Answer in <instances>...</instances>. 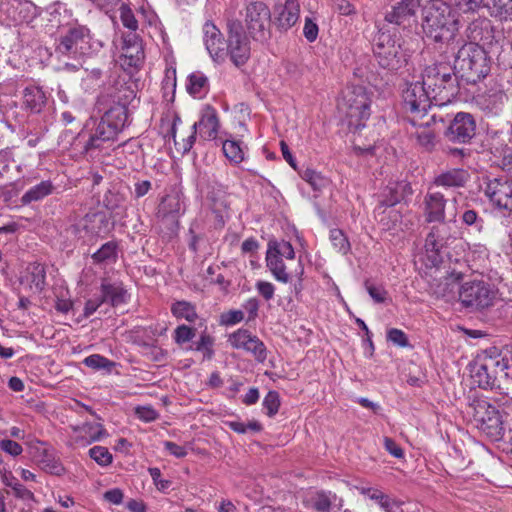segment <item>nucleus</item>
<instances>
[{"mask_svg":"<svg viewBox=\"0 0 512 512\" xmlns=\"http://www.w3.org/2000/svg\"><path fill=\"white\" fill-rule=\"evenodd\" d=\"M199 131L200 138L205 141L216 140L220 129L218 113L211 105H205L200 112V119L192 125Z\"/></svg>","mask_w":512,"mask_h":512,"instance_id":"a211bd4d","label":"nucleus"},{"mask_svg":"<svg viewBox=\"0 0 512 512\" xmlns=\"http://www.w3.org/2000/svg\"><path fill=\"white\" fill-rule=\"evenodd\" d=\"M424 214L427 222H443L446 199L440 192L427 193L424 197Z\"/></svg>","mask_w":512,"mask_h":512,"instance_id":"4be33fe9","label":"nucleus"},{"mask_svg":"<svg viewBox=\"0 0 512 512\" xmlns=\"http://www.w3.org/2000/svg\"><path fill=\"white\" fill-rule=\"evenodd\" d=\"M493 366H496L493 363V359L484 356H479L471 365V377L478 387L492 389L496 386L497 378L495 371H491Z\"/></svg>","mask_w":512,"mask_h":512,"instance_id":"aec40b11","label":"nucleus"},{"mask_svg":"<svg viewBox=\"0 0 512 512\" xmlns=\"http://www.w3.org/2000/svg\"><path fill=\"white\" fill-rule=\"evenodd\" d=\"M471 406L477 427L491 440H503L506 436L505 419L499 410L484 399L474 401Z\"/></svg>","mask_w":512,"mask_h":512,"instance_id":"6e6552de","label":"nucleus"},{"mask_svg":"<svg viewBox=\"0 0 512 512\" xmlns=\"http://www.w3.org/2000/svg\"><path fill=\"white\" fill-rule=\"evenodd\" d=\"M0 449L12 457H17L23 452L22 446L11 439L0 440Z\"/></svg>","mask_w":512,"mask_h":512,"instance_id":"052dcab7","label":"nucleus"},{"mask_svg":"<svg viewBox=\"0 0 512 512\" xmlns=\"http://www.w3.org/2000/svg\"><path fill=\"white\" fill-rule=\"evenodd\" d=\"M172 314L178 319H185L188 322H194L197 318L195 307L187 301H178L171 307Z\"/></svg>","mask_w":512,"mask_h":512,"instance_id":"58836bf2","label":"nucleus"},{"mask_svg":"<svg viewBox=\"0 0 512 512\" xmlns=\"http://www.w3.org/2000/svg\"><path fill=\"white\" fill-rule=\"evenodd\" d=\"M24 280L29 283L31 289L34 288L37 293H41L46 286L45 266L37 262L29 264Z\"/></svg>","mask_w":512,"mask_h":512,"instance_id":"7c9ffc66","label":"nucleus"},{"mask_svg":"<svg viewBox=\"0 0 512 512\" xmlns=\"http://www.w3.org/2000/svg\"><path fill=\"white\" fill-rule=\"evenodd\" d=\"M227 45L225 46L227 56L236 67L244 66L251 56L249 37L244 31L240 20L230 18L226 24Z\"/></svg>","mask_w":512,"mask_h":512,"instance_id":"9d476101","label":"nucleus"},{"mask_svg":"<svg viewBox=\"0 0 512 512\" xmlns=\"http://www.w3.org/2000/svg\"><path fill=\"white\" fill-rule=\"evenodd\" d=\"M181 209L180 198L177 195H168L162 199L159 210L165 216H176L180 214Z\"/></svg>","mask_w":512,"mask_h":512,"instance_id":"a18cd8bd","label":"nucleus"},{"mask_svg":"<svg viewBox=\"0 0 512 512\" xmlns=\"http://www.w3.org/2000/svg\"><path fill=\"white\" fill-rule=\"evenodd\" d=\"M462 221L468 226H474L477 231L483 228L484 221L474 210H466L462 215Z\"/></svg>","mask_w":512,"mask_h":512,"instance_id":"774afa93","label":"nucleus"},{"mask_svg":"<svg viewBox=\"0 0 512 512\" xmlns=\"http://www.w3.org/2000/svg\"><path fill=\"white\" fill-rule=\"evenodd\" d=\"M214 339L207 333H202L198 342L196 343V350L204 352V356L207 359H211L213 351Z\"/></svg>","mask_w":512,"mask_h":512,"instance_id":"13d9d810","label":"nucleus"},{"mask_svg":"<svg viewBox=\"0 0 512 512\" xmlns=\"http://www.w3.org/2000/svg\"><path fill=\"white\" fill-rule=\"evenodd\" d=\"M469 177L470 175L466 170L453 168L437 175L433 183L444 188H459L466 184Z\"/></svg>","mask_w":512,"mask_h":512,"instance_id":"cd10ccee","label":"nucleus"},{"mask_svg":"<svg viewBox=\"0 0 512 512\" xmlns=\"http://www.w3.org/2000/svg\"><path fill=\"white\" fill-rule=\"evenodd\" d=\"M39 465L45 472L56 476H60L65 473V468L61 461L56 458L51 451L46 449L40 455Z\"/></svg>","mask_w":512,"mask_h":512,"instance_id":"e433bc0d","label":"nucleus"},{"mask_svg":"<svg viewBox=\"0 0 512 512\" xmlns=\"http://www.w3.org/2000/svg\"><path fill=\"white\" fill-rule=\"evenodd\" d=\"M47 103L46 93L38 86H28L22 93V106L30 113H40Z\"/></svg>","mask_w":512,"mask_h":512,"instance_id":"b1692460","label":"nucleus"},{"mask_svg":"<svg viewBox=\"0 0 512 512\" xmlns=\"http://www.w3.org/2000/svg\"><path fill=\"white\" fill-rule=\"evenodd\" d=\"M419 77L429 89L435 105L445 104L459 93V77L449 63L436 62L428 65Z\"/></svg>","mask_w":512,"mask_h":512,"instance_id":"39448f33","label":"nucleus"},{"mask_svg":"<svg viewBox=\"0 0 512 512\" xmlns=\"http://www.w3.org/2000/svg\"><path fill=\"white\" fill-rule=\"evenodd\" d=\"M458 24L457 12L445 2H432L423 10V30L434 42L450 44L456 37Z\"/></svg>","mask_w":512,"mask_h":512,"instance_id":"20e7f679","label":"nucleus"},{"mask_svg":"<svg viewBox=\"0 0 512 512\" xmlns=\"http://www.w3.org/2000/svg\"><path fill=\"white\" fill-rule=\"evenodd\" d=\"M403 201L400 196V192L395 182H391L387 185L382 193V199L380 200L381 206L392 207Z\"/></svg>","mask_w":512,"mask_h":512,"instance_id":"49530a36","label":"nucleus"},{"mask_svg":"<svg viewBox=\"0 0 512 512\" xmlns=\"http://www.w3.org/2000/svg\"><path fill=\"white\" fill-rule=\"evenodd\" d=\"M89 455L101 466H107L112 463V454L106 447L94 446L89 450Z\"/></svg>","mask_w":512,"mask_h":512,"instance_id":"5fc2aeb1","label":"nucleus"},{"mask_svg":"<svg viewBox=\"0 0 512 512\" xmlns=\"http://www.w3.org/2000/svg\"><path fill=\"white\" fill-rule=\"evenodd\" d=\"M491 63V57L482 46L467 42L459 48L453 67L459 78L476 84L490 73Z\"/></svg>","mask_w":512,"mask_h":512,"instance_id":"423d86ee","label":"nucleus"},{"mask_svg":"<svg viewBox=\"0 0 512 512\" xmlns=\"http://www.w3.org/2000/svg\"><path fill=\"white\" fill-rule=\"evenodd\" d=\"M263 407L269 417H273L278 413L280 407V396L277 391H269L263 399Z\"/></svg>","mask_w":512,"mask_h":512,"instance_id":"3c124183","label":"nucleus"},{"mask_svg":"<svg viewBox=\"0 0 512 512\" xmlns=\"http://www.w3.org/2000/svg\"><path fill=\"white\" fill-rule=\"evenodd\" d=\"M227 425L231 430L239 434H245L248 431L257 433L262 430V425L256 420H252L247 424L241 421H229Z\"/></svg>","mask_w":512,"mask_h":512,"instance_id":"864d4df0","label":"nucleus"},{"mask_svg":"<svg viewBox=\"0 0 512 512\" xmlns=\"http://www.w3.org/2000/svg\"><path fill=\"white\" fill-rule=\"evenodd\" d=\"M83 363L87 367L92 368L94 370L104 369V370H108V371H110L111 368L115 365L114 362H112L111 360L107 359L106 357H104L100 354H92V355L86 357L83 360Z\"/></svg>","mask_w":512,"mask_h":512,"instance_id":"de8ad7c7","label":"nucleus"},{"mask_svg":"<svg viewBox=\"0 0 512 512\" xmlns=\"http://www.w3.org/2000/svg\"><path fill=\"white\" fill-rule=\"evenodd\" d=\"M203 41L212 60L223 63L227 57L225 41L220 29L211 21L203 25Z\"/></svg>","mask_w":512,"mask_h":512,"instance_id":"f3484780","label":"nucleus"},{"mask_svg":"<svg viewBox=\"0 0 512 512\" xmlns=\"http://www.w3.org/2000/svg\"><path fill=\"white\" fill-rule=\"evenodd\" d=\"M101 292L104 293L108 304L118 307L129 301L130 295L121 282H109L107 279L101 281Z\"/></svg>","mask_w":512,"mask_h":512,"instance_id":"bb28decb","label":"nucleus"},{"mask_svg":"<svg viewBox=\"0 0 512 512\" xmlns=\"http://www.w3.org/2000/svg\"><path fill=\"white\" fill-rule=\"evenodd\" d=\"M266 267L274 277V279L280 283L287 284L291 280V275L287 271V267L284 260L267 249L266 256Z\"/></svg>","mask_w":512,"mask_h":512,"instance_id":"c85d7f7f","label":"nucleus"},{"mask_svg":"<svg viewBox=\"0 0 512 512\" xmlns=\"http://www.w3.org/2000/svg\"><path fill=\"white\" fill-rule=\"evenodd\" d=\"M39 15L38 7L29 0H13L9 16L16 23H30Z\"/></svg>","mask_w":512,"mask_h":512,"instance_id":"5701e85b","label":"nucleus"},{"mask_svg":"<svg viewBox=\"0 0 512 512\" xmlns=\"http://www.w3.org/2000/svg\"><path fill=\"white\" fill-rule=\"evenodd\" d=\"M137 31L138 30H129L127 33L123 34V47H131L133 50L143 49L142 39Z\"/></svg>","mask_w":512,"mask_h":512,"instance_id":"680f3d73","label":"nucleus"},{"mask_svg":"<svg viewBox=\"0 0 512 512\" xmlns=\"http://www.w3.org/2000/svg\"><path fill=\"white\" fill-rule=\"evenodd\" d=\"M370 499L377 501L379 506L385 512H394V507H399L400 503L396 500L390 498L388 495L384 494L379 490H373L371 494H369Z\"/></svg>","mask_w":512,"mask_h":512,"instance_id":"09e8293b","label":"nucleus"},{"mask_svg":"<svg viewBox=\"0 0 512 512\" xmlns=\"http://www.w3.org/2000/svg\"><path fill=\"white\" fill-rule=\"evenodd\" d=\"M445 135L453 143H469L476 135V121L472 114L458 112L451 120Z\"/></svg>","mask_w":512,"mask_h":512,"instance_id":"ddd939ff","label":"nucleus"},{"mask_svg":"<svg viewBox=\"0 0 512 512\" xmlns=\"http://www.w3.org/2000/svg\"><path fill=\"white\" fill-rule=\"evenodd\" d=\"M255 288L259 295H261L264 298V300L270 301L271 299H273L276 289L273 283L264 280H259L256 282Z\"/></svg>","mask_w":512,"mask_h":512,"instance_id":"e2e57ef3","label":"nucleus"},{"mask_svg":"<svg viewBox=\"0 0 512 512\" xmlns=\"http://www.w3.org/2000/svg\"><path fill=\"white\" fill-rule=\"evenodd\" d=\"M79 233L84 231L91 236H100L109 231V220L102 212L86 214L76 225Z\"/></svg>","mask_w":512,"mask_h":512,"instance_id":"412c9836","label":"nucleus"},{"mask_svg":"<svg viewBox=\"0 0 512 512\" xmlns=\"http://www.w3.org/2000/svg\"><path fill=\"white\" fill-rule=\"evenodd\" d=\"M491 23L487 19L472 21L466 29L469 42L478 43L489 39L491 33Z\"/></svg>","mask_w":512,"mask_h":512,"instance_id":"f704fd0d","label":"nucleus"},{"mask_svg":"<svg viewBox=\"0 0 512 512\" xmlns=\"http://www.w3.org/2000/svg\"><path fill=\"white\" fill-rule=\"evenodd\" d=\"M267 249L283 260H293L295 258V251L292 244L285 240H270L267 245Z\"/></svg>","mask_w":512,"mask_h":512,"instance_id":"ea45409f","label":"nucleus"},{"mask_svg":"<svg viewBox=\"0 0 512 512\" xmlns=\"http://www.w3.org/2000/svg\"><path fill=\"white\" fill-rule=\"evenodd\" d=\"M55 187L50 180H44L29 188L21 197V203L28 205L37 202L51 195Z\"/></svg>","mask_w":512,"mask_h":512,"instance_id":"2f4dec72","label":"nucleus"},{"mask_svg":"<svg viewBox=\"0 0 512 512\" xmlns=\"http://www.w3.org/2000/svg\"><path fill=\"white\" fill-rule=\"evenodd\" d=\"M336 498L331 492L321 491L311 499L312 508L318 512H330L332 501Z\"/></svg>","mask_w":512,"mask_h":512,"instance_id":"37998d69","label":"nucleus"},{"mask_svg":"<svg viewBox=\"0 0 512 512\" xmlns=\"http://www.w3.org/2000/svg\"><path fill=\"white\" fill-rule=\"evenodd\" d=\"M222 151L225 157L232 164H240L244 160V151L241 142L234 139H227L222 142Z\"/></svg>","mask_w":512,"mask_h":512,"instance_id":"4c0bfd02","label":"nucleus"},{"mask_svg":"<svg viewBox=\"0 0 512 512\" xmlns=\"http://www.w3.org/2000/svg\"><path fill=\"white\" fill-rule=\"evenodd\" d=\"M366 290L370 297L376 302V303H383L386 300L387 297V291L384 289L383 286H378L371 284L369 282L365 283Z\"/></svg>","mask_w":512,"mask_h":512,"instance_id":"69168bd1","label":"nucleus"},{"mask_svg":"<svg viewBox=\"0 0 512 512\" xmlns=\"http://www.w3.org/2000/svg\"><path fill=\"white\" fill-rule=\"evenodd\" d=\"M459 301L471 311L482 310L492 305L494 291L484 281H469L460 286Z\"/></svg>","mask_w":512,"mask_h":512,"instance_id":"f8f14e48","label":"nucleus"},{"mask_svg":"<svg viewBox=\"0 0 512 512\" xmlns=\"http://www.w3.org/2000/svg\"><path fill=\"white\" fill-rule=\"evenodd\" d=\"M411 135L416 139L417 145L424 151L431 152L434 150L437 143L436 135L429 126V122L420 124Z\"/></svg>","mask_w":512,"mask_h":512,"instance_id":"473e14b6","label":"nucleus"},{"mask_svg":"<svg viewBox=\"0 0 512 512\" xmlns=\"http://www.w3.org/2000/svg\"><path fill=\"white\" fill-rule=\"evenodd\" d=\"M104 303H108L107 298L105 297L104 293L101 292V288L99 289V293L93 295V297L89 298L84 306L83 314L84 316L90 317L93 315L97 309Z\"/></svg>","mask_w":512,"mask_h":512,"instance_id":"603ef678","label":"nucleus"},{"mask_svg":"<svg viewBox=\"0 0 512 512\" xmlns=\"http://www.w3.org/2000/svg\"><path fill=\"white\" fill-rule=\"evenodd\" d=\"M499 16L505 20L512 19V0H492Z\"/></svg>","mask_w":512,"mask_h":512,"instance_id":"338daca9","label":"nucleus"},{"mask_svg":"<svg viewBox=\"0 0 512 512\" xmlns=\"http://www.w3.org/2000/svg\"><path fill=\"white\" fill-rule=\"evenodd\" d=\"M373 52L380 67L389 71H398L407 64L409 54L401 43L389 33L378 34Z\"/></svg>","mask_w":512,"mask_h":512,"instance_id":"0eeeda50","label":"nucleus"},{"mask_svg":"<svg viewBox=\"0 0 512 512\" xmlns=\"http://www.w3.org/2000/svg\"><path fill=\"white\" fill-rule=\"evenodd\" d=\"M420 0H401L385 15V20L398 26H410L415 22Z\"/></svg>","mask_w":512,"mask_h":512,"instance_id":"6ab92c4d","label":"nucleus"},{"mask_svg":"<svg viewBox=\"0 0 512 512\" xmlns=\"http://www.w3.org/2000/svg\"><path fill=\"white\" fill-rule=\"evenodd\" d=\"M507 95L501 89H490L477 96V104L488 113L497 114L503 107Z\"/></svg>","mask_w":512,"mask_h":512,"instance_id":"393cba45","label":"nucleus"},{"mask_svg":"<svg viewBox=\"0 0 512 512\" xmlns=\"http://www.w3.org/2000/svg\"><path fill=\"white\" fill-rule=\"evenodd\" d=\"M209 80L201 71L191 73L187 78L186 90L197 99H203L209 92Z\"/></svg>","mask_w":512,"mask_h":512,"instance_id":"c756f323","label":"nucleus"},{"mask_svg":"<svg viewBox=\"0 0 512 512\" xmlns=\"http://www.w3.org/2000/svg\"><path fill=\"white\" fill-rule=\"evenodd\" d=\"M372 102L373 92L364 86L350 85L343 90L338 109L350 132L355 134L366 126Z\"/></svg>","mask_w":512,"mask_h":512,"instance_id":"7ed1b4c3","label":"nucleus"},{"mask_svg":"<svg viewBox=\"0 0 512 512\" xmlns=\"http://www.w3.org/2000/svg\"><path fill=\"white\" fill-rule=\"evenodd\" d=\"M119 13L121 23L125 28L128 30H138V20L129 5L123 3L119 8Z\"/></svg>","mask_w":512,"mask_h":512,"instance_id":"8fccbe9b","label":"nucleus"},{"mask_svg":"<svg viewBox=\"0 0 512 512\" xmlns=\"http://www.w3.org/2000/svg\"><path fill=\"white\" fill-rule=\"evenodd\" d=\"M276 10L279 28L288 30L297 23L300 14V5L297 0H286L284 5H279Z\"/></svg>","mask_w":512,"mask_h":512,"instance_id":"a878e982","label":"nucleus"},{"mask_svg":"<svg viewBox=\"0 0 512 512\" xmlns=\"http://www.w3.org/2000/svg\"><path fill=\"white\" fill-rule=\"evenodd\" d=\"M332 9L343 16H350L356 12L354 5L348 0H332Z\"/></svg>","mask_w":512,"mask_h":512,"instance_id":"0e129e2a","label":"nucleus"},{"mask_svg":"<svg viewBox=\"0 0 512 512\" xmlns=\"http://www.w3.org/2000/svg\"><path fill=\"white\" fill-rule=\"evenodd\" d=\"M228 342L234 349H242L250 353L260 363L267 358V349L263 341L247 329L240 328L229 334Z\"/></svg>","mask_w":512,"mask_h":512,"instance_id":"4468645a","label":"nucleus"},{"mask_svg":"<svg viewBox=\"0 0 512 512\" xmlns=\"http://www.w3.org/2000/svg\"><path fill=\"white\" fill-rule=\"evenodd\" d=\"M447 227L444 224L433 226L425 240V252L432 266L443 262L442 251L448 241Z\"/></svg>","mask_w":512,"mask_h":512,"instance_id":"dca6fc26","label":"nucleus"},{"mask_svg":"<svg viewBox=\"0 0 512 512\" xmlns=\"http://www.w3.org/2000/svg\"><path fill=\"white\" fill-rule=\"evenodd\" d=\"M92 261L97 265H108L116 263L118 259V244L115 241L104 243L96 252L91 255Z\"/></svg>","mask_w":512,"mask_h":512,"instance_id":"72a5a7b5","label":"nucleus"},{"mask_svg":"<svg viewBox=\"0 0 512 512\" xmlns=\"http://www.w3.org/2000/svg\"><path fill=\"white\" fill-rule=\"evenodd\" d=\"M196 335V329L189 327L187 325H179L175 331H174V341L178 345H183L184 343H187L191 341Z\"/></svg>","mask_w":512,"mask_h":512,"instance_id":"4d7b16f0","label":"nucleus"},{"mask_svg":"<svg viewBox=\"0 0 512 512\" xmlns=\"http://www.w3.org/2000/svg\"><path fill=\"white\" fill-rule=\"evenodd\" d=\"M329 238L338 253L346 255L350 251V243L342 230L337 228L330 230Z\"/></svg>","mask_w":512,"mask_h":512,"instance_id":"c03bdc74","label":"nucleus"},{"mask_svg":"<svg viewBox=\"0 0 512 512\" xmlns=\"http://www.w3.org/2000/svg\"><path fill=\"white\" fill-rule=\"evenodd\" d=\"M299 174L300 177L306 181L315 191H321L329 183L326 177H324L320 172H317L311 168H306Z\"/></svg>","mask_w":512,"mask_h":512,"instance_id":"a19ab883","label":"nucleus"},{"mask_svg":"<svg viewBox=\"0 0 512 512\" xmlns=\"http://www.w3.org/2000/svg\"><path fill=\"white\" fill-rule=\"evenodd\" d=\"M1 479L4 485L12 488L17 498L33 499L34 494L22 485L17 478L12 475V473H5Z\"/></svg>","mask_w":512,"mask_h":512,"instance_id":"79ce46f5","label":"nucleus"},{"mask_svg":"<svg viewBox=\"0 0 512 512\" xmlns=\"http://www.w3.org/2000/svg\"><path fill=\"white\" fill-rule=\"evenodd\" d=\"M485 195L495 206L512 213V179L499 177L489 180Z\"/></svg>","mask_w":512,"mask_h":512,"instance_id":"2eb2a0df","label":"nucleus"},{"mask_svg":"<svg viewBox=\"0 0 512 512\" xmlns=\"http://www.w3.org/2000/svg\"><path fill=\"white\" fill-rule=\"evenodd\" d=\"M47 26L60 32L55 45V52L59 56L81 60L95 51L90 29L71 19L66 9L62 12L60 7L53 8L49 12Z\"/></svg>","mask_w":512,"mask_h":512,"instance_id":"f03ea898","label":"nucleus"},{"mask_svg":"<svg viewBox=\"0 0 512 512\" xmlns=\"http://www.w3.org/2000/svg\"><path fill=\"white\" fill-rule=\"evenodd\" d=\"M271 13L262 1L250 2L246 6L245 24L254 41L264 42L270 36Z\"/></svg>","mask_w":512,"mask_h":512,"instance_id":"9b49d317","label":"nucleus"},{"mask_svg":"<svg viewBox=\"0 0 512 512\" xmlns=\"http://www.w3.org/2000/svg\"><path fill=\"white\" fill-rule=\"evenodd\" d=\"M402 100L405 111L413 115L410 122L414 126H416V118L423 117L431 105L435 104L429 89L420 78L415 81H406L402 90Z\"/></svg>","mask_w":512,"mask_h":512,"instance_id":"1a4fd4ad","label":"nucleus"},{"mask_svg":"<svg viewBox=\"0 0 512 512\" xmlns=\"http://www.w3.org/2000/svg\"><path fill=\"white\" fill-rule=\"evenodd\" d=\"M483 356L491 357V359H493V363L496 364V366H493L491 369V371H495L496 378H498V376L509 378L510 351L502 355V353H499L496 348H490L485 351Z\"/></svg>","mask_w":512,"mask_h":512,"instance_id":"c9c22d12","label":"nucleus"},{"mask_svg":"<svg viewBox=\"0 0 512 512\" xmlns=\"http://www.w3.org/2000/svg\"><path fill=\"white\" fill-rule=\"evenodd\" d=\"M144 49H135L134 55H123V66L138 70L144 62Z\"/></svg>","mask_w":512,"mask_h":512,"instance_id":"bf43d9fd","label":"nucleus"},{"mask_svg":"<svg viewBox=\"0 0 512 512\" xmlns=\"http://www.w3.org/2000/svg\"><path fill=\"white\" fill-rule=\"evenodd\" d=\"M115 98L117 104L107 110L99 121L93 118L89 119L78 133L74 145L82 153L93 156L96 151L103 148L105 143L114 141L125 126L128 118L126 105L135 98V92L126 83H123Z\"/></svg>","mask_w":512,"mask_h":512,"instance_id":"f257e3e1","label":"nucleus"},{"mask_svg":"<svg viewBox=\"0 0 512 512\" xmlns=\"http://www.w3.org/2000/svg\"><path fill=\"white\" fill-rule=\"evenodd\" d=\"M83 430L89 437L88 443L100 441L102 438L108 436L107 430L100 423L92 424L86 423L83 426Z\"/></svg>","mask_w":512,"mask_h":512,"instance_id":"6e6d98bb","label":"nucleus"}]
</instances>
